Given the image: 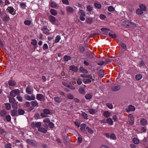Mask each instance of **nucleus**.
I'll return each instance as SVG.
<instances>
[{"instance_id":"15","label":"nucleus","mask_w":148,"mask_h":148,"mask_svg":"<svg viewBox=\"0 0 148 148\" xmlns=\"http://www.w3.org/2000/svg\"><path fill=\"white\" fill-rule=\"evenodd\" d=\"M89 113L91 114H94L97 112V110L92 108L88 109Z\"/></svg>"},{"instance_id":"28","label":"nucleus","mask_w":148,"mask_h":148,"mask_svg":"<svg viewBox=\"0 0 148 148\" xmlns=\"http://www.w3.org/2000/svg\"><path fill=\"white\" fill-rule=\"evenodd\" d=\"M61 37L60 35H58L56 36L55 40V42L57 43L61 39Z\"/></svg>"},{"instance_id":"55","label":"nucleus","mask_w":148,"mask_h":148,"mask_svg":"<svg viewBox=\"0 0 148 148\" xmlns=\"http://www.w3.org/2000/svg\"><path fill=\"white\" fill-rule=\"evenodd\" d=\"M82 83V80L81 79L79 78L77 79V83L78 85H81Z\"/></svg>"},{"instance_id":"40","label":"nucleus","mask_w":148,"mask_h":148,"mask_svg":"<svg viewBox=\"0 0 148 148\" xmlns=\"http://www.w3.org/2000/svg\"><path fill=\"white\" fill-rule=\"evenodd\" d=\"M110 138V139L114 140H116V136L114 134H111Z\"/></svg>"},{"instance_id":"34","label":"nucleus","mask_w":148,"mask_h":148,"mask_svg":"<svg viewBox=\"0 0 148 148\" xmlns=\"http://www.w3.org/2000/svg\"><path fill=\"white\" fill-rule=\"evenodd\" d=\"M25 113V111L24 110L21 109H19L18 110V115H23Z\"/></svg>"},{"instance_id":"58","label":"nucleus","mask_w":148,"mask_h":148,"mask_svg":"<svg viewBox=\"0 0 148 148\" xmlns=\"http://www.w3.org/2000/svg\"><path fill=\"white\" fill-rule=\"evenodd\" d=\"M6 119L8 122H9L10 121L11 118L10 116L9 115H7L5 117Z\"/></svg>"},{"instance_id":"48","label":"nucleus","mask_w":148,"mask_h":148,"mask_svg":"<svg viewBox=\"0 0 148 148\" xmlns=\"http://www.w3.org/2000/svg\"><path fill=\"white\" fill-rule=\"evenodd\" d=\"M67 98L69 99H73L74 98V96L72 94L69 93L67 95Z\"/></svg>"},{"instance_id":"41","label":"nucleus","mask_w":148,"mask_h":148,"mask_svg":"<svg viewBox=\"0 0 148 148\" xmlns=\"http://www.w3.org/2000/svg\"><path fill=\"white\" fill-rule=\"evenodd\" d=\"M24 24L27 25H29L31 23V21L30 20H27L24 21Z\"/></svg>"},{"instance_id":"11","label":"nucleus","mask_w":148,"mask_h":148,"mask_svg":"<svg viewBox=\"0 0 148 148\" xmlns=\"http://www.w3.org/2000/svg\"><path fill=\"white\" fill-rule=\"evenodd\" d=\"M93 22V18L92 17H88L86 19V22L89 24H92Z\"/></svg>"},{"instance_id":"53","label":"nucleus","mask_w":148,"mask_h":148,"mask_svg":"<svg viewBox=\"0 0 148 148\" xmlns=\"http://www.w3.org/2000/svg\"><path fill=\"white\" fill-rule=\"evenodd\" d=\"M43 112L45 113L46 115L49 114L50 113L49 110L48 109H44L43 110Z\"/></svg>"},{"instance_id":"52","label":"nucleus","mask_w":148,"mask_h":148,"mask_svg":"<svg viewBox=\"0 0 148 148\" xmlns=\"http://www.w3.org/2000/svg\"><path fill=\"white\" fill-rule=\"evenodd\" d=\"M86 129L87 130L88 132L89 133L91 134H93V131L89 127H86Z\"/></svg>"},{"instance_id":"51","label":"nucleus","mask_w":148,"mask_h":148,"mask_svg":"<svg viewBox=\"0 0 148 148\" xmlns=\"http://www.w3.org/2000/svg\"><path fill=\"white\" fill-rule=\"evenodd\" d=\"M16 98L18 100V101H23V99L22 97L19 95H17Z\"/></svg>"},{"instance_id":"49","label":"nucleus","mask_w":148,"mask_h":148,"mask_svg":"<svg viewBox=\"0 0 148 148\" xmlns=\"http://www.w3.org/2000/svg\"><path fill=\"white\" fill-rule=\"evenodd\" d=\"M85 98L87 99H90L92 97V96L90 94H87L85 96Z\"/></svg>"},{"instance_id":"57","label":"nucleus","mask_w":148,"mask_h":148,"mask_svg":"<svg viewBox=\"0 0 148 148\" xmlns=\"http://www.w3.org/2000/svg\"><path fill=\"white\" fill-rule=\"evenodd\" d=\"M82 115L84 118L86 119H87L88 118V115L86 113L84 112H83L82 113Z\"/></svg>"},{"instance_id":"38","label":"nucleus","mask_w":148,"mask_h":148,"mask_svg":"<svg viewBox=\"0 0 148 148\" xmlns=\"http://www.w3.org/2000/svg\"><path fill=\"white\" fill-rule=\"evenodd\" d=\"M136 13L138 14H141L143 13V12L142 10L138 8L136 10Z\"/></svg>"},{"instance_id":"6","label":"nucleus","mask_w":148,"mask_h":148,"mask_svg":"<svg viewBox=\"0 0 148 148\" xmlns=\"http://www.w3.org/2000/svg\"><path fill=\"white\" fill-rule=\"evenodd\" d=\"M25 97L26 100L28 101L34 100L35 99V96L34 95H32L31 96L26 95L25 96Z\"/></svg>"},{"instance_id":"25","label":"nucleus","mask_w":148,"mask_h":148,"mask_svg":"<svg viewBox=\"0 0 148 148\" xmlns=\"http://www.w3.org/2000/svg\"><path fill=\"white\" fill-rule=\"evenodd\" d=\"M79 92L81 94L84 95L86 93V92L84 89L83 88H80L79 90Z\"/></svg>"},{"instance_id":"24","label":"nucleus","mask_w":148,"mask_h":148,"mask_svg":"<svg viewBox=\"0 0 148 148\" xmlns=\"http://www.w3.org/2000/svg\"><path fill=\"white\" fill-rule=\"evenodd\" d=\"M10 19V18L8 15H6L3 17L2 20L3 21L7 22Z\"/></svg>"},{"instance_id":"1","label":"nucleus","mask_w":148,"mask_h":148,"mask_svg":"<svg viewBox=\"0 0 148 148\" xmlns=\"http://www.w3.org/2000/svg\"><path fill=\"white\" fill-rule=\"evenodd\" d=\"M123 23L124 25L127 27H135L136 26L135 23L131 22L129 21H125Z\"/></svg>"},{"instance_id":"45","label":"nucleus","mask_w":148,"mask_h":148,"mask_svg":"<svg viewBox=\"0 0 148 148\" xmlns=\"http://www.w3.org/2000/svg\"><path fill=\"white\" fill-rule=\"evenodd\" d=\"M94 6L96 8L99 9H100L101 7V5L100 4L97 3H95Z\"/></svg>"},{"instance_id":"54","label":"nucleus","mask_w":148,"mask_h":148,"mask_svg":"<svg viewBox=\"0 0 148 148\" xmlns=\"http://www.w3.org/2000/svg\"><path fill=\"white\" fill-rule=\"evenodd\" d=\"M32 44L34 46H36L37 45V41L36 39H33L32 40Z\"/></svg>"},{"instance_id":"9","label":"nucleus","mask_w":148,"mask_h":148,"mask_svg":"<svg viewBox=\"0 0 148 148\" xmlns=\"http://www.w3.org/2000/svg\"><path fill=\"white\" fill-rule=\"evenodd\" d=\"M135 109V107L133 106H130L128 108L126 109V110L127 112L130 111H134Z\"/></svg>"},{"instance_id":"42","label":"nucleus","mask_w":148,"mask_h":148,"mask_svg":"<svg viewBox=\"0 0 148 148\" xmlns=\"http://www.w3.org/2000/svg\"><path fill=\"white\" fill-rule=\"evenodd\" d=\"M108 10L109 12H112L114 10V8L112 6H109L108 9Z\"/></svg>"},{"instance_id":"23","label":"nucleus","mask_w":148,"mask_h":148,"mask_svg":"<svg viewBox=\"0 0 148 148\" xmlns=\"http://www.w3.org/2000/svg\"><path fill=\"white\" fill-rule=\"evenodd\" d=\"M54 101L57 103H60L62 101V99L58 97H55L54 98Z\"/></svg>"},{"instance_id":"59","label":"nucleus","mask_w":148,"mask_h":148,"mask_svg":"<svg viewBox=\"0 0 148 148\" xmlns=\"http://www.w3.org/2000/svg\"><path fill=\"white\" fill-rule=\"evenodd\" d=\"M109 36L112 38H116V34H112L110 33H109Z\"/></svg>"},{"instance_id":"17","label":"nucleus","mask_w":148,"mask_h":148,"mask_svg":"<svg viewBox=\"0 0 148 148\" xmlns=\"http://www.w3.org/2000/svg\"><path fill=\"white\" fill-rule=\"evenodd\" d=\"M26 142L29 144L32 145L34 146L35 144V141L32 140L28 139L26 140Z\"/></svg>"},{"instance_id":"7","label":"nucleus","mask_w":148,"mask_h":148,"mask_svg":"<svg viewBox=\"0 0 148 148\" xmlns=\"http://www.w3.org/2000/svg\"><path fill=\"white\" fill-rule=\"evenodd\" d=\"M121 87L120 85L115 84L112 87V91H116L120 89Z\"/></svg>"},{"instance_id":"64","label":"nucleus","mask_w":148,"mask_h":148,"mask_svg":"<svg viewBox=\"0 0 148 148\" xmlns=\"http://www.w3.org/2000/svg\"><path fill=\"white\" fill-rule=\"evenodd\" d=\"M5 148H11V145L10 143H8L5 146Z\"/></svg>"},{"instance_id":"61","label":"nucleus","mask_w":148,"mask_h":148,"mask_svg":"<svg viewBox=\"0 0 148 148\" xmlns=\"http://www.w3.org/2000/svg\"><path fill=\"white\" fill-rule=\"evenodd\" d=\"M99 18L101 19L104 20L106 18V16L104 15L101 14L100 15Z\"/></svg>"},{"instance_id":"8","label":"nucleus","mask_w":148,"mask_h":148,"mask_svg":"<svg viewBox=\"0 0 148 148\" xmlns=\"http://www.w3.org/2000/svg\"><path fill=\"white\" fill-rule=\"evenodd\" d=\"M36 99L39 101H41L44 98V96L40 94H38L36 95Z\"/></svg>"},{"instance_id":"31","label":"nucleus","mask_w":148,"mask_h":148,"mask_svg":"<svg viewBox=\"0 0 148 148\" xmlns=\"http://www.w3.org/2000/svg\"><path fill=\"white\" fill-rule=\"evenodd\" d=\"M103 115L105 117L108 118L110 116V113L108 111H106L103 113Z\"/></svg>"},{"instance_id":"20","label":"nucleus","mask_w":148,"mask_h":148,"mask_svg":"<svg viewBox=\"0 0 148 148\" xmlns=\"http://www.w3.org/2000/svg\"><path fill=\"white\" fill-rule=\"evenodd\" d=\"M49 19L50 21L52 23H53L55 22L56 21L55 18L51 15H50L49 16Z\"/></svg>"},{"instance_id":"63","label":"nucleus","mask_w":148,"mask_h":148,"mask_svg":"<svg viewBox=\"0 0 148 148\" xmlns=\"http://www.w3.org/2000/svg\"><path fill=\"white\" fill-rule=\"evenodd\" d=\"M20 5L21 7L23 8L24 9L26 7V5L24 3H22L20 4Z\"/></svg>"},{"instance_id":"56","label":"nucleus","mask_w":148,"mask_h":148,"mask_svg":"<svg viewBox=\"0 0 148 148\" xmlns=\"http://www.w3.org/2000/svg\"><path fill=\"white\" fill-rule=\"evenodd\" d=\"M86 78H88L90 79H91L92 81H94V79L92 78V75L91 74L87 75Z\"/></svg>"},{"instance_id":"21","label":"nucleus","mask_w":148,"mask_h":148,"mask_svg":"<svg viewBox=\"0 0 148 148\" xmlns=\"http://www.w3.org/2000/svg\"><path fill=\"white\" fill-rule=\"evenodd\" d=\"M10 113L12 116H17L18 115L17 114V111L15 109L14 110H12L10 112Z\"/></svg>"},{"instance_id":"30","label":"nucleus","mask_w":148,"mask_h":148,"mask_svg":"<svg viewBox=\"0 0 148 148\" xmlns=\"http://www.w3.org/2000/svg\"><path fill=\"white\" fill-rule=\"evenodd\" d=\"M50 13L52 15L54 16H56L57 14L56 11L54 9L51 10Z\"/></svg>"},{"instance_id":"4","label":"nucleus","mask_w":148,"mask_h":148,"mask_svg":"<svg viewBox=\"0 0 148 148\" xmlns=\"http://www.w3.org/2000/svg\"><path fill=\"white\" fill-rule=\"evenodd\" d=\"M6 10L8 11L9 13L12 15H14L16 14V10L14 8L11 6H8L6 9Z\"/></svg>"},{"instance_id":"50","label":"nucleus","mask_w":148,"mask_h":148,"mask_svg":"<svg viewBox=\"0 0 148 148\" xmlns=\"http://www.w3.org/2000/svg\"><path fill=\"white\" fill-rule=\"evenodd\" d=\"M87 9L88 12H91L93 9V8L92 6L90 5H88L87 7Z\"/></svg>"},{"instance_id":"27","label":"nucleus","mask_w":148,"mask_h":148,"mask_svg":"<svg viewBox=\"0 0 148 148\" xmlns=\"http://www.w3.org/2000/svg\"><path fill=\"white\" fill-rule=\"evenodd\" d=\"M133 142L135 144L138 145L139 143V140L136 138H134L132 139Z\"/></svg>"},{"instance_id":"10","label":"nucleus","mask_w":148,"mask_h":148,"mask_svg":"<svg viewBox=\"0 0 148 148\" xmlns=\"http://www.w3.org/2000/svg\"><path fill=\"white\" fill-rule=\"evenodd\" d=\"M66 9L67 13H72L74 11V10L71 7L67 6L66 8Z\"/></svg>"},{"instance_id":"60","label":"nucleus","mask_w":148,"mask_h":148,"mask_svg":"<svg viewBox=\"0 0 148 148\" xmlns=\"http://www.w3.org/2000/svg\"><path fill=\"white\" fill-rule=\"evenodd\" d=\"M49 126L50 128H53L54 127V125L51 122H50L49 124Z\"/></svg>"},{"instance_id":"36","label":"nucleus","mask_w":148,"mask_h":148,"mask_svg":"<svg viewBox=\"0 0 148 148\" xmlns=\"http://www.w3.org/2000/svg\"><path fill=\"white\" fill-rule=\"evenodd\" d=\"M107 122L110 125H112L113 124V122L112 120L110 118H108L106 120Z\"/></svg>"},{"instance_id":"46","label":"nucleus","mask_w":148,"mask_h":148,"mask_svg":"<svg viewBox=\"0 0 148 148\" xmlns=\"http://www.w3.org/2000/svg\"><path fill=\"white\" fill-rule=\"evenodd\" d=\"M106 105L108 107V108L110 109H112L113 108V105L111 103H107L106 104Z\"/></svg>"},{"instance_id":"44","label":"nucleus","mask_w":148,"mask_h":148,"mask_svg":"<svg viewBox=\"0 0 148 148\" xmlns=\"http://www.w3.org/2000/svg\"><path fill=\"white\" fill-rule=\"evenodd\" d=\"M6 114V112L5 111L3 110L1 111L0 115L2 117L4 116Z\"/></svg>"},{"instance_id":"62","label":"nucleus","mask_w":148,"mask_h":148,"mask_svg":"<svg viewBox=\"0 0 148 148\" xmlns=\"http://www.w3.org/2000/svg\"><path fill=\"white\" fill-rule=\"evenodd\" d=\"M43 50H44L47 49H48V46L47 45V44H44L43 46Z\"/></svg>"},{"instance_id":"37","label":"nucleus","mask_w":148,"mask_h":148,"mask_svg":"<svg viewBox=\"0 0 148 148\" xmlns=\"http://www.w3.org/2000/svg\"><path fill=\"white\" fill-rule=\"evenodd\" d=\"M139 7L143 11H145L146 9L145 6L143 4H140Z\"/></svg>"},{"instance_id":"14","label":"nucleus","mask_w":148,"mask_h":148,"mask_svg":"<svg viewBox=\"0 0 148 148\" xmlns=\"http://www.w3.org/2000/svg\"><path fill=\"white\" fill-rule=\"evenodd\" d=\"M33 91V89L30 88L29 87H27L26 88V92L29 95H31Z\"/></svg>"},{"instance_id":"47","label":"nucleus","mask_w":148,"mask_h":148,"mask_svg":"<svg viewBox=\"0 0 148 148\" xmlns=\"http://www.w3.org/2000/svg\"><path fill=\"white\" fill-rule=\"evenodd\" d=\"M91 82V81L89 79H84V83L85 84H88L90 83Z\"/></svg>"},{"instance_id":"26","label":"nucleus","mask_w":148,"mask_h":148,"mask_svg":"<svg viewBox=\"0 0 148 148\" xmlns=\"http://www.w3.org/2000/svg\"><path fill=\"white\" fill-rule=\"evenodd\" d=\"M71 59V57L69 56L65 55L64 57V60L65 61H67Z\"/></svg>"},{"instance_id":"43","label":"nucleus","mask_w":148,"mask_h":148,"mask_svg":"<svg viewBox=\"0 0 148 148\" xmlns=\"http://www.w3.org/2000/svg\"><path fill=\"white\" fill-rule=\"evenodd\" d=\"M5 106L6 109L7 110H10L11 108V106L9 103H5Z\"/></svg>"},{"instance_id":"16","label":"nucleus","mask_w":148,"mask_h":148,"mask_svg":"<svg viewBox=\"0 0 148 148\" xmlns=\"http://www.w3.org/2000/svg\"><path fill=\"white\" fill-rule=\"evenodd\" d=\"M140 123L142 125H145L147 124V121L145 119L143 118L141 119Z\"/></svg>"},{"instance_id":"5","label":"nucleus","mask_w":148,"mask_h":148,"mask_svg":"<svg viewBox=\"0 0 148 148\" xmlns=\"http://www.w3.org/2000/svg\"><path fill=\"white\" fill-rule=\"evenodd\" d=\"M41 125V123L40 122H38L36 123L32 122L31 124V126L33 128H35L36 127L38 129Z\"/></svg>"},{"instance_id":"19","label":"nucleus","mask_w":148,"mask_h":148,"mask_svg":"<svg viewBox=\"0 0 148 148\" xmlns=\"http://www.w3.org/2000/svg\"><path fill=\"white\" fill-rule=\"evenodd\" d=\"M79 70L81 72L84 73H88V71L86 69H84L82 67H80Z\"/></svg>"},{"instance_id":"33","label":"nucleus","mask_w":148,"mask_h":148,"mask_svg":"<svg viewBox=\"0 0 148 148\" xmlns=\"http://www.w3.org/2000/svg\"><path fill=\"white\" fill-rule=\"evenodd\" d=\"M50 6L52 8H55L57 6V5L55 2H52L50 3Z\"/></svg>"},{"instance_id":"3","label":"nucleus","mask_w":148,"mask_h":148,"mask_svg":"<svg viewBox=\"0 0 148 148\" xmlns=\"http://www.w3.org/2000/svg\"><path fill=\"white\" fill-rule=\"evenodd\" d=\"M78 13L80 14V19L82 21H84L85 20V17L86 16V14L84 11L82 10L79 9Z\"/></svg>"},{"instance_id":"18","label":"nucleus","mask_w":148,"mask_h":148,"mask_svg":"<svg viewBox=\"0 0 148 148\" xmlns=\"http://www.w3.org/2000/svg\"><path fill=\"white\" fill-rule=\"evenodd\" d=\"M38 130L44 134L46 133L47 132V129L42 127H40L38 129Z\"/></svg>"},{"instance_id":"2","label":"nucleus","mask_w":148,"mask_h":148,"mask_svg":"<svg viewBox=\"0 0 148 148\" xmlns=\"http://www.w3.org/2000/svg\"><path fill=\"white\" fill-rule=\"evenodd\" d=\"M20 93V91L18 89H15L12 90L10 93L11 96L15 97L16 95H18Z\"/></svg>"},{"instance_id":"22","label":"nucleus","mask_w":148,"mask_h":148,"mask_svg":"<svg viewBox=\"0 0 148 148\" xmlns=\"http://www.w3.org/2000/svg\"><path fill=\"white\" fill-rule=\"evenodd\" d=\"M8 84L10 86H14L16 84V82L14 80H11L8 81Z\"/></svg>"},{"instance_id":"12","label":"nucleus","mask_w":148,"mask_h":148,"mask_svg":"<svg viewBox=\"0 0 148 148\" xmlns=\"http://www.w3.org/2000/svg\"><path fill=\"white\" fill-rule=\"evenodd\" d=\"M41 29L44 34L47 35L49 34V30L47 28V26H44Z\"/></svg>"},{"instance_id":"29","label":"nucleus","mask_w":148,"mask_h":148,"mask_svg":"<svg viewBox=\"0 0 148 148\" xmlns=\"http://www.w3.org/2000/svg\"><path fill=\"white\" fill-rule=\"evenodd\" d=\"M142 78V76L141 74H138L136 75L135 76L136 79L138 80H140Z\"/></svg>"},{"instance_id":"35","label":"nucleus","mask_w":148,"mask_h":148,"mask_svg":"<svg viewBox=\"0 0 148 148\" xmlns=\"http://www.w3.org/2000/svg\"><path fill=\"white\" fill-rule=\"evenodd\" d=\"M9 101L10 103H14L15 101V99L13 97H9Z\"/></svg>"},{"instance_id":"39","label":"nucleus","mask_w":148,"mask_h":148,"mask_svg":"<svg viewBox=\"0 0 148 148\" xmlns=\"http://www.w3.org/2000/svg\"><path fill=\"white\" fill-rule=\"evenodd\" d=\"M86 126V125L85 124H82L80 125V130L81 131H83L85 129Z\"/></svg>"},{"instance_id":"32","label":"nucleus","mask_w":148,"mask_h":148,"mask_svg":"<svg viewBox=\"0 0 148 148\" xmlns=\"http://www.w3.org/2000/svg\"><path fill=\"white\" fill-rule=\"evenodd\" d=\"M30 103L31 105L34 106H38V103L36 101H32Z\"/></svg>"},{"instance_id":"13","label":"nucleus","mask_w":148,"mask_h":148,"mask_svg":"<svg viewBox=\"0 0 148 148\" xmlns=\"http://www.w3.org/2000/svg\"><path fill=\"white\" fill-rule=\"evenodd\" d=\"M69 69L70 70H72L75 72H77L78 70V68L77 67L71 65L70 66Z\"/></svg>"}]
</instances>
